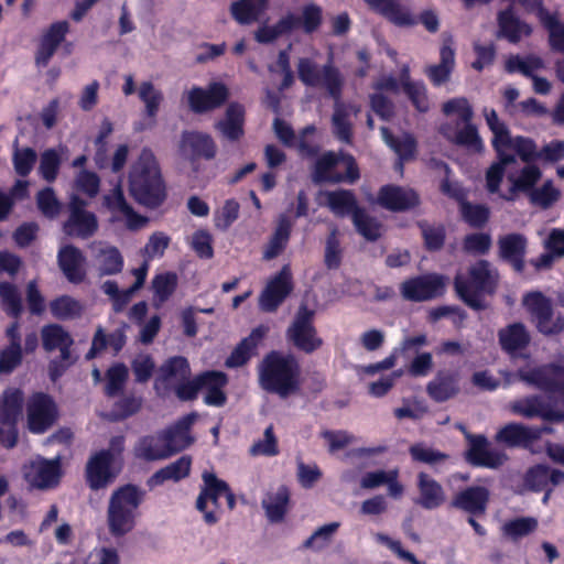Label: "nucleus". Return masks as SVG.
Returning <instances> with one entry per match:
<instances>
[{"label": "nucleus", "instance_id": "1", "mask_svg": "<svg viewBox=\"0 0 564 564\" xmlns=\"http://www.w3.org/2000/svg\"><path fill=\"white\" fill-rule=\"evenodd\" d=\"M129 191L137 202L149 207L159 206L165 198V185L154 154L144 149L129 173Z\"/></svg>", "mask_w": 564, "mask_h": 564}, {"label": "nucleus", "instance_id": "2", "mask_svg": "<svg viewBox=\"0 0 564 564\" xmlns=\"http://www.w3.org/2000/svg\"><path fill=\"white\" fill-rule=\"evenodd\" d=\"M300 368L290 355L269 354L259 366L261 387L270 392L286 398L299 390Z\"/></svg>", "mask_w": 564, "mask_h": 564}, {"label": "nucleus", "instance_id": "3", "mask_svg": "<svg viewBox=\"0 0 564 564\" xmlns=\"http://www.w3.org/2000/svg\"><path fill=\"white\" fill-rule=\"evenodd\" d=\"M142 501L143 492L137 486L126 485L112 491L107 507V525L112 536H123L134 529Z\"/></svg>", "mask_w": 564, "mask_h": 564}, {"label": "nucleus", "instance_id": "4", "mask_svg": "<svg viewBox=\"0 0 564 564\" xmlns=\"http://www.w3.org/2000/svg\"><path fill=\"white\" fill-rule=\"evenodd\" d=\"M123 436L110 440L109 448L94 453L86 464V481L90 489L99 490L112 484L123 465Z\"/></svg>", "mask_w": 564, "mask_h": 564}, {"label": "nucleus", "instance_id": "5", "mask_svg": "<svg viewBox=\"0 0 564 564\" xmlns=\"http://www.w3.org/2000/svg\"><path fill=\"white\" fill-rule=\"evenodd\" d=\"M501 373L505 377L506 387L512 384L514 378H517L530 387L556 393L564 399V361L545 366L528 365L519 368L514 376L510 372Z\"/></svg>", "mask_w": 564, "mask_h": 564}, {"label": "nucleus", "instance_id": "6", "mask_svg": "<svg viewBox=\"0 0 564 564\" xmlns=\"http://www.w3.org/2000/svg\"><path fill=\"white\" fill-rule=\"evenodd\" d=\"M497 272L489 262L481 260L469 269L468 278L458 275L455 286L460 297L474 308H482L481 293H491L497 283Z\"/></svg>", "mask_w": 564, "mask_h": 564}, {"label": "nucleus", "instance_id": "7", "mask_svg": "<svg viewBox=\"0 0 564 564\" xmlns=\"http://www.w3.org/2000/svg\"><path fill=\"white\" fill-rule=\"evenodd\" d=\"M359 177L355 160L350 155H336L333 152L322 155L316 164L314 181L316 182H349Z\"/></svg>", "mask_w": 564, "mask_h": 564}, {"label": "nucleus", "instance_id": "8", "mask_svg": "<svg viewBox=\"0 0 564 564\" xmlns=\"http://www.w3.org/2000/svg\"><path fill=\"white\" fill-rule=\"evenodd\" d=\"M204 486L196 500V508L204 514V520L208 524L217 522L218 518L214 510H208V502L218 508V499L225 496L230 509L235 507L234 494L229 490L228 485L216 477L214 473L204 471Z\"/></svg>", "mask_w": 564, "mask_h": 564}, {"label": "nucleus", "instance_id": "9", "mask_svg": "<svg viewBox=\"0 0 564 564\" xmlns=\"http://www.w3.org/2000/svg\"><path fill=\"white\" fill-rule=\"evenodd\" d=\"M23 475L26 482L33 488H53L62 477L61 458L59 456L53 459L36 457L24 466Z\"/></svg>", "mask_w": 564, "mask_h": 564}, {"label": "nucleus", "instance_id": "10", "mask_svg": "<svg viewBox=\"0 0 564 564\" xmlns=\"http://www.w3.org/2000/svg\"><path fill=\"white\" fill-rule=\"evenodd\" d=\"M102 205L110 213L111 223H124L130 230L141 229L148 224V219L137 214L127 203L120 185L104 196Z\"/></svg>", "mask_w": 564, "mask_h": 564}, {"label": "nucleus", "instance_id": "11", "mask_svg": "<svg viewBox=\"0 0 564 564\" xmlns=\"http://www.w3.org/2000/svg\"><path fill=\"white\" fill-rule=\"evenodd\" d=\"M313 313L301 306L295 319L288 329V338L301 350L312 352L322 346V339L316 335L312 324Z\"/></svg>", "mask_w": 564, "mask_h": 564}, {"label": "nucleus", "instance_id": "12", "mask_svg": "<svg viewBox=\"0 0 564 564\" xmlns=\"http://www.w3.org/2000/svg\"><path fill=\"white\" fill-rule=\"evenodd\" d=\"M228 88L221 83H212L207 89L193 87L186 93L192 111L203 113L221 106L228 98Z\"/></svg>", "mask_w": 564, "mask_h": 564}, {"label": "nucleus", "instance_id": "13", "mask_svg": "<svg viewBox=\"0 0 564 564\" xmlns=\"http://www.w3.org/2000/svg\"><path fill=\"white\" fill-rule=\"evenodd\" d=\"M189 376L191 368L187 360L184 357H172L159 368L154 389L158 394L166 395L171 389L187 380Z\"/></svg>", "mask_w": 564, "mask_h": 564}, {"label": "nucleus", "instance_id": "14", "mask_svg": "<svg viewBox=\"0 0 564 564\" xmlns=\"http://www.w3.org/2000/svg\"><path fill=\"white\" fill-rule=\"evenodd\" d=\"M85 203L77 196H73L69 209L70 215L64 225V231L68 236L88 238L98 229V220L95 214L84 209Z\"/></svg>", "mask_w": 564, "mask_h": 564}, {"label": "nucleus", "instance_id": "15", "mask_svg": "<svg viewBox=\"0 0 564 564\" xmlns=\"http://www.w3.org/2000/svg\"><path fill=\"white\" fill-rule=\"evenodd\" d=\"M53 400L42 393L33 395L28 403V425L33 433L45 432L56 420Z\"/></svg>", "mask_w": 564, "mask_h": 564}, {"label": "nucleus", "instance_id": "16", "mask_svg": "<svg viewBox=\"0 0 564 564\" xmlns=\"http://www.w3.org/2000/svg\"><path fill=\"white\" fill-rule=\"evenodd\" d=\"M508 410L525 419L541 417L547 421H564V411H554L539 395L516 399L508 404Z\"/></svg>", "mask_w": 564, "mask_h": 564}, {"label": "nucleus", "instance_id": "17", "mask_svg": "<svg viewBox=\"0 0 564 564\" xmlns=\"http://www.w3.org/2000/svg\"><path fill=\"white\" fill-rule=\"evenodd\" d=\"M443 276L431 274L405 281L401 286L402 295L411 301H426L443 294Z\"/></svg>", "mask_w": 564, "mask_h": 564}, {"label": "nucleus", "instance_id": "18", "mask_svg": "<svg viewBox=\"0 0 564 564\" xmlns=\"http://www.w3.org/2000/svg\"><path fill=\"white\" fill-rule=\"evenodd\" d=\"M292 290L291 271L284 265L279 274L269 281L260 295L259 306L264 312H273Z\"/></svg>", "mask_w": 564, "mask_h": 564}, {"label": "nucleus", "instance_id": "19", "mask_svg": "<svg viewBox=\"0 0 564 564\" xmlns=\"http://www.w3.org/2000/svg\"><path fill=\"white\" fill-rule=\"evenodd\" d=\"M378 203L392 212H404L420 204L417 193L409 187L386 185L378 193Z\"/></svg>", "mask_w": 564, "mask_h": 564}, {"label": "nucleus", "instance_id": "20", "mask_svg": "<svg viewBox=\"0 0 564 564\" xmlns=\"http://www.w3.org/2000/svg\"><path fill=\"white\" fill-rule=\"evenodd\" d=\"M42 346L46 351H59L66 366L70 365V348L74 344L72 335L58 324H48L41 329Z\"/></svg>", "mask_w": 564, "mask_h": 564}, {"label": "nucleus", "instance_id": "21", "mask_svg": "<svg viewBox=\"0 0 564 564\" xmlns=\"http://www.w3.org/2000/svg\"><path fill=\"white\" fill-rule=\"evenodd\" d=\"M467 459L475 466L497 468L506 462L507 456L500 449L490 447L486 437L475 436L470 442Z\"/></svg>", "mask_w": 564, "mask_h": 564}, {"label": "nucleus", "instance_id": "22", "mask_svg": "<svg viewBox=\"0 0 564 564\" xmlns=\"http://www.w3.org/2000/svg\"><path fill=\"white\" fill-rule=\"evenodd\" d=\"M542 176L541 170L533 164H528L520 172H507V178L510 183L508 191L500 196L507 200H513L519 192L530 194L533 186Z\"/></svg>", "mask_w": 564, "mask_h": 564}, {"label": "nucleus", "instance_id": "23", "mask_svg": "<svg viewBox=\"0 0 564 564\" xmlns=\"http://www.w3.org/2000/svg\"><path fill=\"white\" fill-rule=\"evenodd\" d=\"M90 248L94 251L95 267L100 275H111L121 272L123 258L116 247L104 242H94L90 245Z\"/></svg>", "mask_w": 564, "mask_h": 564}, {"label": "nucleus", "instance_id": "24", "mask_svg": "<svg viewBox=\"0 0 564 564\" xmlns=\"http://www.w3.org/2000/svg\"><path fill=\"white\" fill-rule=\"evenodd\" d=\"M360 107L354 104L335 102L332 116V129L334 135L341 142L350 143L352 138L351 118L356 117Z\"/></svg>", "mask_w": 564, "mask_h": 564}, {"label": "nucleus", "instance_id": "25", "mask_svg": "<svg viewBox=\"0 0 564 564\" xmlns=\"http://www.w3.org/2000/svg\"><path fill=\"white\" fill-rule=\"evenodd\" d=\"M181 153L189 159H213L216 154V145L213 139L202 132H185L180 144Z\"/></svg>", "mask_w": 564, "mask_h": 564}, {"label": "nucleus", "instance_id": "26", "mask_svg": "<svg viewBox=\"0 0 564 564\" xmlns=\"http://www.w3.org/2000/svg\"><path fill=\"white\" fill-rule=\"evenodd\" d=\"M455 67V50L451 37L444 39L440 50V63L426 68V74L432 83L440 86L449 79Z\"/></svg>", "mask_w": 564, "mask_h": 564}, {"label": "nucleus", "instance_id": "27", "mask_svg": "<svg viewBox=\"0 0 564 564\" xmlns=\"http://www.w3.org/2000/svg\"><path fill=\"white\" fill-rule=\"evenodd\" d=\"M317 199L321 205H326L333 214L339 217L351 214L354 218L355 210L361 209L357 207V202L350 191L319 192Z\"/></svg>", "mask_w": 564, "mask_h": 564}, {"label": "nucleus", "instance_id": "28", "mask_svg": "<svg viewBox=\"0 0 564 564\" xmlns=\"http://www.w3.org/2000/svg\"><path fill=\"white\" fill-rule=\"evenodd\" d=\"M58 264L67 280L72 283H80L85 275V257L79 249L65 246L58 252Z\"/></svg>", "mask_w": 564, "mask_h": 564}, {"label": "nucleus", "instance_id": "29", "mask_svg": "<svg viewBox=\"0 0 564 564\" xmlns=\"http://www.w3.org/2000/svg\"><path fill=\"white\" fill-rule=\"evenodd\" d=\"M169 446V440L160 433L141 438L135 444L133 453L137 458L143 460H160L172 455Z\"/></svg>", "mask_w": 564, "mask_h": 564}, {"label": "nucleus", "instance_id": "30", "mask_svg": "<svg viewBox=\"0 0 564 564\" xmlns=\"http://www.w3.org/2000/svg\"><path fill=\"white\" fill-rule=\"evenodd\" d=\"M365 2L395 25L409 26L415 23L411 12L400 3V0H365Z\"/></svg>", "mask_w": 564, "mask_h": 564}, {"label": "nucleus", "instance_id": "31", "mask_svg": "<svg viewBox=\"0 0 564 564\" xmlns=\"http://www.w3.org/2000/svg\"><path fill=\"white\" fill-rule=\"evenodd\" d=\"M227 384V377L220 371H207L199 375V388L205 391L204 401L208 405L221 406L226 402L224 388Z\"/></svg>", "mask_w": 564, "mask_h": 564}, {"label": "nucleus", "instance_id": "32", "mask_svg": "<svg viewBox=\"0 0 564 564\" xmlns=\"http://www.w3.org/2000/svg\"><path fill=\"white\" fill-rule=\"evenodd\" d=\"M269 327L260 325L256 327L250 335L245 338L231 352L226 360V366L230 368L240 367L245 365L252 354L254 352L258 344L265 337Z\"/></svg>", "mask_w": 564, "mask_h": 564}, {"label": "nucleus", "instance_id": "33", "mask_svg": "<svg viewBox=\"0 0 564 564\" xmlns=\"http://www.w3.org/2000/svg\"><path fill=\"white\" fill-rule=\"evenodd\" d=\"M245 108L238 104H230L225 117L216 122L215 128L228 140L237 141L243 135Z\"/></svg>", "mask_w": 564, "mask_h": 564}, {"label": "nucleus", "instance_id": "34", "mask_svg": "<svg viewBox=\"0 0 564 564\" xmlns=\"http://www.w3.org/2000/svg\"><path fill=\"white\" fill-rule=\"evenodd\" d=\"M498 338L502 349L510 355L524 349L531 340L530 333L522 323H512L501 328Z\"/></svg>", "mask_w": 564, "mask_h": 564}, {"label": "nucleus", "instance_id": "35", "mask_svg": "<svg viewBox=\"0 0 564 564\" xmlns=\"http://www.w3.org/2000/svg\"><path fill=\"white\" fill-rule=\"evenodd\" d=\"M426 391L436 402H445L459 393L458 376L452 372H438L427 383Z\"/></svg>", "mask_w": 564, "mask_h": 564}, {"label": "nucleus", "instance_id": "36", "mask_svg": "<svg viewBox=\"0 0 564 564\" xmlns=\"http://www.w3.org/2000/svg\"><path fill=\"white\" fill-rule=\"evenodd\" d=\"M540 436L541 430L510 423L498 431L496 440L508 446H527L532 441L540 438Z\"/></svg>", "mask_w": 564, "mask_h": 564}, {"label": "nucleus", "instance_id": "37", "mask_svg": "<svg viewBox=\"0 0 564 564\" xmlns=\"http://www.w3.org/2000/svg\"><path fill=\"white\" fill-rule=\"evenodd\" d=\"M420 497L417 503L425 509H435L445 501L442 486L425 473L417 475Z\"/></svg>", "mask_w": 564, "mask_h": 564}, {"label": "nucleus", "instance_id": "38", "mask_svg": "<svg viewBox=\"0 0 564 564\" xmlns=\"http://www.w3.org/2000/svg\"><path fill=\"white\" fill-rule=\"evenodd\" d=\"M23 393L17 388H8L0 395V421L13 426L22 414Z\"/></svg>", "mask_w": 564, "mask_h": 564}, {"label": "nucleus", "instance_id": "39", "mask_svg": "<svg viewBox=\"0 0 564 564\" xmlns=\"http://www.w3.org/2000/svg\"><path fill=\"white\" fill-rule=\"evenodd\" d=\"M274 131L276 137L285 144L294 145L303 153L312 152L313 149L310 138L315 133L314 126L306 127L299 137H295L288 123L276 119L274 121Z\"/></svg>", "mask_w": 564, "mask_h": 564}, {"label": "nucleus", "instance_id": "40", "mask_svg": "<svg viewBox=\"0 0 564 564\" xmlns=\"http://www.w3.org/2000/svg\"><path fill=\"white\" fill-rule=\"evenodd\" d=\"M500 256L510 261L517 270L523 267L522 258L525 252L527 239L520 234H510L498 241Z\"/></svg>", "mask_w": 564, "mask_h": 564}, {"label": "nucleus", "instance_id": "41", "mask_svg": "<svg viewBox=\"0 0 564 564\" xmlns=\"http://www.w3.org/2000/svg\"><path fill=\"white\" fill-rule=\"evenodd\" d=\"M489 492L486 488L470 487L455 497L453 506L470 513H482L486 510Z\"/></svg>", "mask_w": 564, "mask_h": 564}, {"label": "nucleus", "instance_id": "42", "mask_svg": "<svg viewBox=\"0 0 564 564\" xmlns=\"http://www.w3.org/2000/svg\"><path fill=\"white\" fill-rule=\"evenodd\" d=\"M499 34L512 43L519 42L522 37L531 34V28L517 19L511 9L501 11L498 14Z\"/></svg>", "mask_w": 564, "mask_h": 564}, {"label": "nucleus", "instance_id": "43", "mask_svg": "<svg viewBox=\"0 0 564 564\" xmlns=\"http://www.w3.org/2000/svg\"><path fill=\"white\" fill-rule=\"evenodd\" d=\"M290 491L286 487L280 486L275 490L269 491L262 500V507L271 522H279L288 511Z\"/></svg>", "mask_w": 564, "mask_h": 564}, {"label": "nucleus", "instance_id": "44", "mask_svg": "<svg viewBox=\"0 0 564 564\" xmlns=\"http://www.w3.org/2000/svg\"><path fill=\"white\" fill-rule=\"evenodd\" d=\"M7 336L9 338V346L0 352V372L9 373L22 359V350L20 345V335L18 333V325L13 324L7 329Z\"/></svg>", "mask_w": 564, "mask_h": 564}, {"label": "nucleus", "instance_id": "45", "mask_svg": "<svg viewBox=\"0 0 564 564\" xmlns=\"http://www.w3.org/2000/svg\"><path fill=\"white\" fill-rule=\"evenodd\" d=\"M292 226V221L285 215L279 216L274 232L263 251L264 259L271 260L284 250L291 235Z\"/></svg>", "mask_w": 564, "mask_h": 564}, {"label": "nucleus", "instance_id": "46", "mask_svg": "<svg viewBox=\"0 0 564 564\" xmlns=\"http://www.w3.org/2000/svg\"><path fill=\"white\" fill-rule=\"evenodd\" d=\"M195 420L196 414H188L182 417L173 427L163 432V435L169 440V447L172 454L192 444L193 440L189 436L188 430Z\"/></svg>", "mask_w": 564, "mask_h": 564}, {"label": "nucleus", "instance_id": "47", "mask_svg": "<svg viewBox=\"0 0 564 564\" xmlns=\"http://www.w3.org/2000/svg\"><path fill=\"white\" fill-rule=\"evenodd\" d=\"M381 134L383 141L395 152L399 156V162L395 164V169L402 173L403 161L410 160L415 154V141L410 134H402L398 138H393L387 128H381Z\"/></svg>", "mask_w": 564, "mask_h": 564}, {"label": "nucleus", "instance_id": "48", "mask_svg": "<svg viewBox=\"0 0 564 564\" xmlns=\"http://www.w3.org/2000/svg\"><path fill=\"white\" fill-rule=\"evenodd\" d=\"M509 151L517 152L524 162H530L538 155L536 147L533 141L522 137L512 138L510 135V142L506 143L501 151H497L498 158H501L502 161L514 163L516 159Z\"/></svg>", "mask_w": 564, "mask_h": 564}, {"label": "nucleus", "instance_id": "49", "mask_svg": "<svg viewBox=\"0 0 564 564\" xmlns=\"http://www.w3.org/2000/svg\"><path fill=\"white\" fill-rule=\"evenodd\" d=\"M269 0H239L231 4L230 11L239 24H251L268 8Z\"/></svg>", "mask_w": 564, "mask_h": 564}, {"label": "nucleus", "instance_id": "50", "mask_svg": "<svg viewBox=\"0 0 564 564\" xmlns=\"http://www.w3.org/2000/svg\"><path fill=\"white\" fill-rule=\"evenodd\" d=\"M192 460L188 456H182L176 462L167 465L166 467L158 470L149 479L151 487L160 486L166 480L178 481L188 476L191 470Z\"/></svg>", "mask_w": 564, "mask_h": 564}, {"label": "nucleus", "instance_id": "51", "mask_svg": "<svg viewBox=\"0 0 564 564\" xmlns=\"http://www.w3.org/2000/svg\"><path fill=\"white\" fill-rule=\"evenodd\" d=\"M66 148L47 149L40 156L39 174L48 183L56 180L59 166L66 155Z\"/></svg>", "mask_w": 564, "mask_h": 564}, {"label": "nucleus", "instance_id": "52", "mask_svg": "<svg viewBox=\"0 0 564 564\" xmlns=\"http://www.w3.org/2000/svg\"><path fill=\"white\" fill-rule=\"evenodd\" d=\"M50 310L55 318L68 321L79 318L84 313V305L69 295H62L50 303Z\"/></svg>", "mask_w": 564, "mask_h": 564}, {"label": "nucleus", "instance_id": "53", "mask_svg": "<svg viewBox=\"0 0 564 564\" xmlns=\"http://www.w3.org/2000/svg\"><path fill=\"white\" fill-rule=\"evenodd\" d=\"M445 135L458 144L465 145L473 151L481 152L484 150V142L479 137L477 129L470 122H464L462 129L452 131L444 129Z\"/></svg>", "mask_w": 564, "mask_h": 564}, {"label": "nucleus", "instance_id": "54", "mask_svg": "<svg viewBox=\"0 0 564 564\" xmlns=\"http://www.w3.org/2000/svg\"><path fill=\"white\" fill-rule=\"evenodd\" d=\"M152 290L154 292L153 303L161 306L175 291L177 285V275L172 272L156 274L152 280Z\"/></svg>", "mask_w": 564, "mask_h": 564}, {"label": "nucleus", "instance_id": "55", "mask_svg": "<svg viewBox=\"0 0 564 564\" xmlns=\"http://www.w3.org/2000/svg\"><path fill=\"white\" fill-rule=\"evenodd\" d=\"M138 95L144 104L147 116L154 120L164 99L163 93L151 82H143L138 88Z\"/></svg>", "mask_w": 564, "mask_h": 564}, {"label": "nucleus", "instance_id": "56", "mask_svg": "<svg viewBox=\"0 0 564 564\" xmlns=\"http://www.w3.org/2000/svg\"><path fill=\"white\" fill-rule=\"evenodd\" d=\"M487 126L492 132V145L496 151H501L502 147L510 142V131L502 122L496 110L491 108H484L482 110Z\"/></svg>", "mask_w": 564, "mask_h": 564}, {"label": "nucleus", "instance_id": "57", "mask_svg": "<svg viewBox=\"0 0 564 564\" xmlns=\"http://www.w3.org/2000/svg\"><path fill=\"white\" fill-rule=\"evenodd\" d=\"M352 223L356 230L369 241L377 240L382 234V225L364 209L355 210Z\"/></svg>", "mask_w": 564, "mask_h": 564}, {"label": "nucleus", "instance_id": "58", "mask_svg": "<svg viewBox=\"0 0 564 564\" xmlns=\"http://www.w3.org/2000/svg\"><path fill=\"white\" fill-rule=\"evenodd\" d=\"M522 305L534 324L547 311L552 308V301L539 291L527 293L522 299Z\"/></svg>", "mask_w": 564, "mask_h": 564}, {"label": "nucleus", "instance_id": "59", "mask_svg": "<svg viewBox=\"0 0 564 564\" xmlns=\"http://www.w3.org/2000/svg\"><path fill=\"white\" fill-rule=\"evenodd\" d=\"M401 85L419 111L424 112L429 109L425 86L420 83H411L406 67L401 72Z\"/></svg>", "mask_w": 564, "mask_h": 564}, {"label": "nucleus", "instance_id": "60", "mask_svg": "<svg viewBox=\"0 0 564 564\" xmlns=\"http://www.w3.org/2000/svg\"><path fill=\"white\" fill-rule=\"evenodd\" d=\"M561 196L560 189H557L552 181H545L542 186L530 191L529 199L531 204L541 208H549L558 200Z\"/></svg>", "mask_w": 564, "mask_h": 564}, {"label": "nucleus", "instance_id": "61", "mask_svg": "<svg viewBox=\"0 0 564 564\" xmlns=\"http://www.w3.org/2000/svg\"><path fill=\"white\" fill-rule=\"evenodd\" d=\"M538 528V520L532 517L517 518L503 524V534L512 540H518L534 532Z\"/></svg>", "mask_w": 564, "mask_h": 564}, {"label": "nucleus", "instance_id": "62", "mask_svg": "<svg viewBox=\"0 0 564 564\" xmlns=\"http://www.w3.org/2000/svg\"><path fill=\"white\" fill-rule=\"evenodd\" d=\"M506 68L509 73L519 72L525 76L533 77L534 73L541 68H543V61L538 56H511L507 63Z\"/></svg>", "mask_w": 564, "mask_h": 564}, {"label": "nucleus", "instance_id": "63", "mask_svg": "<svg viewBox=\"0 0 564 564\" xmlns=\"http://www.w3.org/2000/svg\"><path fill=\"white\" fill-rule=\"evenodd\" d=\"M249 452L252 456H275L279 454L278 438L272 425L264 430L263 437L254 442Z\"/></svg>", "mask_w": 564, "mask_h": 564}, {"label": "nucleus", "instance_id": "64", "mask_svg": "<svg viewBox=\"0 0 564 564\" xmlns=\"http://www.w3.org/2000/svg\"><path fill=\"white\" fill-rule=\"evenodd\" d=\"M375 539L378 543L388 547L400 561L409 564H425L417 560L413 553L405 550L399 540H394L384 533H376Z\"/></svg>", "mask_w": 564, "mask_h": 564}]
</instances>
